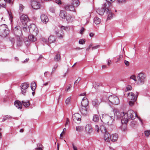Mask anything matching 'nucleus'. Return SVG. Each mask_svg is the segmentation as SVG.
Masks as SVG:
<instances>
[{"label":"nucleus","instance_id":"nucleus-1","mask_svg":"<svg viewBox=\"0 0 150 150\" xmlns=\"http://www.w3.org/2000/svg\"><path fill=\"white\" fill-rule=\"evenodd\" d=\"M114 115L116 116L117 118L121 119L122 124H127L129 119L128 118V115L127 112H123L120 113L117 110H115Z\"/></svg>","mask_w":150,"mask_h":150},{"label":"nucleus","instance_id":"nucleus-2","mask_svg":"<svg viewBox=\"0 0 150 150\" xmlns=\"http://www.w3.org/2000/svg\"><path fill=\"white\" fill-rule=\"evenodd\" d=\"M9 31L7 25H3L0 26V35L3 37H6L9 34Z\"/></svg>","mask_w":150,"mask_h":150},{"label":"nucleus","instance_id":"nucleus-3","mask_svg":"<svg viewBox=\"0 0 150 150\" xmlns=\"http://www.w3.org/2000/svg\"><path fill=\"white\" fill-rule=\"evenodd\" d=\"M108 100L112 104L117 105L120 103V100L118 98L115 96L111 95L108 98Z\"/></svg>","mask_w":150,"mask_h":150},{"label":"nucleus","instance_id":"nucleus-4","mask_svg":"<svg viewBox=\"0 0 150 150\" xmlns=\"http://www.w3.org/2000/svg\"><path fill=\"white\" fill-rule=\"evenodd\" d=\"M29 29L30 33L34 35H37L39 32L35 24H31L29 25Z\"/></svg>","mask_w":150,"mask_h":150},{"label":"nucleus","instance_id":"nucleus-5","mask_svg":"<svg viewBox=\"0 0 150 150\" xmlns=\"http://www.w3.org/2000/svg\"><path fill=\"white\" fill-rule=\"evenodd\" d=\"M102 119L105 122L107 123L109 125H111L114 120L113 116H110L103 114Z\"/></svg>","mask_w":150,"mask_h":150},{"label":"nucleus","instance_id":"nucleus-6","mask_svg":"<svg viewBox=\"0 0 150 150\" xmlns=\"http://www.w3.org/2000/svg\"><path fill=\"white\" fill-rule=\"evenodd\" d=\"M13 31L15 35L17 36H21L22 35L21 29L20 27L18 25L15 27L13 28Z\"/></svg>","mask_w":150,"mask_h":150},{"label":"nucleus","instance_id":"nucleus-7","mask_svg":"<svg viewBox=\"0 0 150 150\" xmlns=\"http://www.w3.org/2000/svg\"><path fill=\"white\" fill-rule=\"evenodd\" d=\"M137 77L139 83L141 84L144 83L146 78L145 75L144 74L140 73L138 74Z\"/></svg>","mask_w":150,"mask_h":150},{"label":"nucleus","instance_id":"nucleus-8","mask_svg":"<svg viewBox=\"0 0 150 150\" xmlns=\"http://www.w3.org/2000/svg\"><path fill=\"white\" fill-rule=\"evenodd\" d=\"M17 37V45L18 47H21L23 44L24 40L26 39V38L24 37H22V35L21 36Z\"/></svg>","mask_w":150,"mask_h":150},{"label":"nucleus","instance_id":"nucleus-9","mask_svg":"<svg viewBox=\"0 0 150 150\" xmlns=\"http://www.w3.org/2000/svg\"><path fill=\"white\" fill-rule=\"evenodd\" d=\"M127 112L129 119H134L136 117H137L136 113L132 110H128Z\"/></svg>","mask_w":150,"mask_h":150},{"label":"nucleus","instance_id":"nucleus-10","mask_svg":"<svg viewBox=\"0 0 150 150\" xmlns=\"http://www.w3.org/2000/svg\"><path fill=\"white\" fill-rule=\"evenodd\" d=\"M73 119L76 122L79 123L80 122L81 119V115L78 113H76L73 115Z\"/></svg>","mask_w":150,"mask_h":150},{"label":"nucleus","instance_id":"nucleus-11","mask_svg":"<svg viewBox=\"0 0 150 150\" xmlns=\"http://www.w3.org/2000/svg\"><path fill=\"white\" fill-rule=\"evenodd\" d=\"M20 21L25 26L29 21V19L27 15L23 14L21 16Z\"/></svg>","mask_w":150,"mask_h":150},{"label":"nucleus","instance_id":"nucleus-12","mask_svg":"<svg viewBox=\"0 0 150 150\" xmlns=\"http://www.w3.org/2000/svg\"><path fill=\"white\" fill-rule=\"evenodd\" d=\"M29 87V83H22L21 85L22 93L25 95L26 92V90Z\"/></svg>","mask_w":150,"mask_h":150},{"label":"nucleus","instance_id":"nucleus-13","mask_svg":"<svg viewBox=\"0 0 150 150\" xmlns=\"http://www.w3.org/2000/svg\"><path fill=\"white\" fill-rule=\"evenodd\" d=\"M62 29L65 30V27L63 26H61L60 30L58 31H55V33L57 36L60 38H62L64 35L63 31L62 30Z\"/></svg>","mask_w":150,"mask_h":150},{"label":"nucleus","instance_id":"nucleus-14","mask_svg":"<svg viewBox=\"0 0 150 150\" xmlns=\"http://www.w3.org/2000/svg\"><path fill=\"white\" fill-rule=\"evenodd\" d=\"M138 94L137 92H136L135 94H134L133 92H131L128 94L129 96V98L131 100H136Z\"/></svg>","mask_w":150,"mask_h":150},{"label":"nucleus","instance_id":"nucleus-15","mask_svg":"<svg viewBox=\"0 0 150 150\" xmlns=\"http://www.w3.org/2000/svg\"><path fill=\"white\" fill-rule=\"evenodd\" d=\"M32 7L35 9H38L40 8V3L35 1H32L31 3Z\"/></svg>","mask_w":150,"mask_h":150},{"label":"nucleus","instance_id":"nucleus-16","mask_svg":"<svg viewBox=\"0 0 150 150\" xmlns=\"http://www.w3.org/2000/svg\"><path fill=\"white\" fill-rule=\"evenodd\" d=\"M103 138L105 141L106 142H109L111 139V135L107 132L104 133Z\"/></svg>","mask_w":150,"mask_h":150},{"label":"nucleus","instance_id":"nucleus-17","mask_svg":"<svg viewBox=\"0 0 150 150\" xmlns=\"http://www.w3.org/2000/svg\"><path fill=\"white\" fill-rule=\"evenodd\" d=\"M11 0H0V7L3 8H6V3H10Z\"/></svg>","mask_w":150,"mask_h":150},{"label":"nucleus","instance_id":"nucleus-18","mask_svg":"<svg viewBox=\"0 0 150 150\" xmlns=\"http://www.w3.org/2000/svg\"><path fill=\"white\" fill-rule=\"evenodd\" d=\"M88 101L86 97H84L81 102V106L85 107H88Z\"/></svg>","mask_w":150,"mask_h":150},{"label":"nucleus","instance_id":"nucleus-19","mask_svg":"<svg viewBox=\"0 0 150 150\" xmlns=\"http://www.w3.org/2000/svg\"><path fill=\"white\" fill-rule=\"evenodd\" d=\"M89 107H86L81 106L80 110L81 113L83 114H86L87 112L88 111Z\"/></svg>","mask_w":150,"mask_h":150},{"label":"nucleus","instance_id":"nucleus-20","mask_svg":"<svg viewBox=\"0 0 150 150\" xmlns=\"http://www.w3.org/2000/svg\"><path fill=\"white\" fill-rule=\"evenodd\" d=\"M40 18L42 21L43 23H46L48 21V19L47 16L45 14H42L41 15Z\"/></svg>","mask_w":150,"mask_h":150},{"label":"nucleus","instance_id":"nucleus-21","mask_svg":"<svg viewBox=\"0 0 150 150\" xmlns=\"http://www.w3.org/2000/svg\"><path fill=\"white\" fill-rule=\"evenodd\" d=\"M111 5V3L109 1L106 2L103 4V7L105 10L106 11L109 10L108 8Z\"/></svg>","mask_w":150,"mask_h":150},{"label":"nucleus","instance_id":"nucleus-22","mask_svg":"<svg viewBox=\"0 0 150 150\" xmlns=\"http://www.w3.org/2000/svg\"><path fill=\"white\" fill-rule=\"evenodd\" d=\"M14 104L18 108L20 109H21L22 107V104L21 103L19 100L16 101L14 103Z\"/></svg>","mask_w":150,"mask_h":150},{"label":"nucleus","instance_id":"nucleus-23","mask_svg":"<svg viewBox=\"0 0 150 150\" xmlns=\"http://www.w3.org/2000/svg\"><path fill=\"white\" fill-rule=\"evenodd\" d=\"M85 130L86 132L88 133H91L93 131V129L91 125H87L85 127Z\"/></svg>","mask_w":150,"mask_h":150},{"label":"nucleus","instance_id":"nucleus-24","mask_svg":"<svg viewBox=\"0 0 150 150\" xmlns=\"http://www.w3.org/2000/svg\"><path fill=\"white\" fill-rule=\"evenodd\" d=\"M100 102L97 99H94L92 101L93 105L96 107H97L99 105Z\"/></svg>","mask_w":150,"mask_h":150},{"label":"nucleus","instance_id":"nucleus-25","mask_svg":"<svg viewBox=\"0 0 150 150\" xmlns=\"http://www.w3.org/2000/svg\"><path fill=\"white\" fill-rule=\"evenodd\" d=\"M105 11V8H98L96 10V12L100 15H103Z\"/></svg>","mask_w":150,"mask_h":150},{"label":"nucleus","instance_id":"nucleus-26","mask_svg":"<svg viewBox=\"0 0 150 150\" xmlns=\"http://www.w3.org/2000/svg\"><path fill=\"white\" fill-rule=\"evenodd\" d=\"M65 9L67 11H74L75 9L74 6L72 5H67L64 7Z\"/></svg>","mask_w":150,"mask_h":150},{"label":"nucleus","instance_id":"nucleus-27","mask_svg":"<svg viewBox=\"0 0 150 150\" xmlns=\"http://www.w3.org/2000/svg\"><path fill=\"white\" fill-rule=\"evenodd\" d=\"M48 42L50 43L54 42L56 40V39L54 36L51 35L48 39Z\"/></svg>","mask_w":150,"mask_h":150},{"label":"nucleus","instance_id":"nucleus-28","mask_svg":"<svg viewBox=\"0 0 150 150\" xmlns=\"http://www.w3.org/2000/svg\"><path fill=\"white\" fill-rule=\"evenodd\" d=\"M60 17L62 18H65L67 16V13L64 10H61L60 12Z\"/></svg>","mask_w":150,"mask_h":150},{"label":"nucleus","instance_id":"nucleus-29","mask_svg":"<svg viewBox=\"0 0 150 150\" xmlns=\"http://www.w3.org/2000/svg\"><path fill=\"white\" fill-rule=\"evenodd\" d=\"M118 138V135L117 134H112L111 135V140L112 142L116 141Z\"/></svg>","mask_w":150,"mask_h":150},{"label":"nucleus","instance_id":"nucleus-30","mask_svg":"<svg viewBox=\"0 0 150 150\" xmlns=\"http://www.w3.org/2000/svg\"><path fill=\"white\" fill-rule=\"evenodd\" d=\"M54 60L56 62H59L61 61V57L60 54L59 52L55 55L54 58Z\"/></svg>","mask_w":150,"mask_h":150},{"label":"nucleus","instance_id":"nucleus-31","mask_svg":"<svg viewBox=\"0 0 150 150\" xmlns=\"http://www.w3.org/2000/svg\"><path fill=\"white\" fill-rule=\"evenodd\" d=\"M79 4V2L78 0H72V5L74 7H77Z\"/></svg>","mask_w":150,"mask_h":150},{"label":"nucleus","instance_id":"nucleus-32","mask_svg":"<svg viewBox=\"0 0 150 150\" xmlns=\"http://www.w3.org/2000/svg\"><path fill=\"white\" fill-rule=\"evenodd\" d=\"M21 103L25 107H28L30 105L29 100H22L21 101Z\"/></svg>","mask_w":150,"mask_h":150},{"label":"nucleus","instance_id":"nucleus-33","mask_svg":"<svg viewBox=\"0 0 150 150\" xmlns=\"http://www.w3.org/2000/svg\"><path fill=\"white\" fill-rule=\"evenodd\" d=\"M36 35H34L32 34V35H30L28 36V39L29 40L32 42H35L36 41V38L35 37V36Z\"/></svg>","mask_w":150,"mask_h":150},{"label":"nucleus","instance_id":"nucleus-34","mask_svg":"<svg viewBox=\"0 0 150 150\" xmlns=\"http://www.w3.org/2000/svg\"><path fill=\"white\" fill-rule=\"evenodd\" d=\"M66 17L67 20L69 22H72L74 18V17H73L70 15H68Z\"/></svg>","mask_w":150,"mask_h":150},{"label":"nucleus","instance_id":"nucleus-35","mask_svg":"<svg viewBox=\"0 0 150 150\" xmlns=\"http://www.w3.org/2000/svg\"><path fill=\"white\" fill-rule=\"evenodd\" d=\"M100 130L101 132L103 134L107 132L106 127L103 125L100 126Z\"/></svg>","mask_w":150,"mask_h":150},{"label":"nucleus","instance_id":"nucleus-36","mask_svg":"<svg viewBox=\"0 0 150 150\" xmlns=\"http://www.w3.org/2000/svg\"><path fill=\"white\" fill-rule=\"evenodd\" d=\"M106 12H107V14L108 16V19H111L113 17V16H114V15L112 13L111 11L110 10H109V11H108Z\"/></svg>","mask_w":150,"mask_h":150},{"label":"nucleus","instance_id":"nucleus-37","mask_svg":"<svg viewBox=\"0 0 150 150\" xmlns=\"http://www.w3.org/2000/svg\"><path fill=\"white\" fill-rule=\"evenodd\" d=\"M94 22V23L96 24H99L101 22V20L97 17H95L93 19Z\"/></svg>","mask_w":150,"mask_h":150},{"label":"nucleus","instance_id":"nucleus-38","mask_svg":"<svg viewBox=\"0 0 150 150\" xmlns=\"http://www.w3.org/2000/svg\"><path fill=\"white\" fill-rule=\"evenodd\" d=\"M36 85L35 82H33L31 84L30 87L33 91H34L36 88Z\"/></svg>","mask_w":150,"mask_h":150},{"label":"nucleus","instance_id":"nucleus-39","mask_svg":"<svg viewBox=\"0 0 150 150\" xmlns=\"http://www.w3.org/2000/svg\"><path fill=\"white\" fill-rule=\"evenodd\" d=\"M12 118V117L9 115H5L3 117L2 122H4L7 119H11Z\"/></svg>","mask_w":150,"mask_h":150},{"label":"nucleus","instance_id":"nucleus-40","mask_svg":"<svg viewBox=\"0 0 150 150\" xmlns=\"http://www.w3.org/2000/svg\"><path fill=\"white\" fill-rule=\"evenodd\" d=\"M83 129V127L82 126H79L76 127V130L78 132L82 131Z\"/></svg>","mask_w":150,"mask_h":150},{"label":"nucleus","instance_id":"nucleus-41","mask_svg":"<svg viewBox=\"0 0 150 150\" xmlns=\"http://www.w3.org/2000/svg\"><path fill=\"white\" fill-rule=\"evenodd\" d=\"M122 125L120 126V127L122 130L125 132L126 130L127 126L126 124H122Z\"/></svg>","mask_w":150,"mask_h":150},{"label":"nucleus","instance_id":"nucleus-42","mask_svg":"<svg viewBox=\"0 0 150 150\" xmlns=\"http://www.w3.org/2000/svg\"><path fill=\"white\" fill-rule=\"evenodd\" d=\"M94 129L97 132H99L100 131V128H99V125L96 124L94 127Z\"/></svg>","mask_w":150,"mask_h":150},{"label":"nucleus","instance_id":"nucleus-43","mask_svg":"<svg viewBox=\"0 0 150 150\" xmlns=\"http://www.w3.org/2000/svg\"><path fill=\"white\" fill-rule=\"evenodd\" d=\"M99 116L97 115H95L93 116V120L94 122H97L99 120Z\"/></svg>","mask_w":150,"mask_h":150},{"label":"nucleus","instance_id":"nucleus-44","mask_svg":"<svg viewBox=\"0 0 150 150\" xmlns=\"http://www.w3.org/2000/svg\"><path fill=\"white\" fill-rule=\"evenodd\" d=\"M38 146H39L38 148H37L35 149V150H43L42 148V145L40 144H38Z\"/></svg>","mask_w":150,"mask_h":150},{"label":"nucleus","instance_id":"nucleus-45","mask_svg":"<svg viewBox=\"0 0 150 150\" xmlns=\"http://www.w3.org/2000/svg\"><path fill=\"white\" fill-rule=\"evenodd\" d=\"M71 99V97H69L65 101V103L67 104H69L70 103V101Z\"/></svg>","mask_w":150,"mask_h":150},{"label":"nucleus","instance_id":"nucleus-46","mask_svg":"<svg viewBox=\"0 0 150 150\" xmlns=\"http://www.w3.org/2000/svg\"><path fill=\"white\" fill-rule=\"evenodd\" d=\"M19 12H21L23 11V9L24 8V6L23 5L21 4H19Z\"/></svg>","mask_w":150,"mask_h":150},{"label":"nucleus","instance_id":"nucleus-47","mask_svg":"<svg viewBox=\"0 0 150 150\" xmlns=\"http://www.w3.org/2000/svg\"><path fill=\"white\" fill-rule=\"evenodd\" d=\"M26 39L24 40V42L25 43V45H26V46H28L30 45V42L29 41H28L27 40V38H26Z\"/></svg>","mask_w":150,"mask_h":150},{"label":"nucleus","instance_id":"nucleus-48","mask_svg":"<svg viewBox=\"0 0 150 150\" xmlns=\"http://www.w3.org/2000/svg\"><path fill=\"white\" fill-rule=\"evenodd\" d=\"M101 86V83H96L95 85V88L96 89H97L98 87H99L100 86Z\"/></svg>","mask_w":150,"mask_h":150},{"label":"nucleus","instance_id":"nucleus-49","mask_svg":"<svg viewBox=\"0 0 150 150\" xmlns=\"http://www.w3.org/2000/svg\"><path fill=\"white\" fill-rule=\"evenodd\" d=\"M86 42V40L84 39H80L79 41V43L81 44H84Z\"/></svg>","mask_w":150,"mask_h":150},{"label":"nucleus","instance_id":"nucleus-50","mask_svg":"<svg viewBox=\"0 0 150 150\" xmlns=\"http://www.w3.org/2000/svg\"><path fill=\"white\" fill-rule=\"evenodd\" d=\"M9 40L12 45H13L15 43V39L13 37H11L9 38Z\"/></svg>","mask_w":150,"mask_h":150},{"label":"nucleus","instance_id":"nucleus-51","mask_svg":"<svg viewBox=\"0 0 150 150\" xmlns=\"http://www.w3.org/2000/svg\"><path fill=\"white\" fill-rule=\"evenodd\" d=\"M144 133L145 135L148 137L150 134V130H148L144 132Z\"/></svg>","mask_w":150,"mask_h":150},{"label":"nucleus","instance_id":"nucleus-52","mask_svg":"<svg viewBox=\"0 0 150 150\" xmlns=\"http://www.w3.org/2000/svg\"><path fill=\"white\" fill-rule=\"evenodd\" d=\"M58 67V65L57 64H55L52 68V71L51 73V74H52L53 72H54L55 69L57 68Z\"/></svg>","mask_w":150,"mask_h":150},{"label":"nucleus","instance_id":"nucleus-53","mask_svg":"<svg viewBox=\"0 0 150 150\" xmlns=\"http://www.w3.org/2000/svg\"><path fill=\"white\" fill-rule=\"evenodd\" d=\"M71 85L69 84L68 86H67L66 87V88L65 89V91L66 92H68L70 90L71 88Z\"/></svg>","mask_w":150,"mask_h":150},{"label":"nucleus","instance_id":"nucleus-54","mask_svg":"<svg viewBox=\"0 0 150 150\" xmlns=\"http://www.w3.org/2000/svg\"><path fill=\"white\" fill-rule=\"evenodd\" d=\"M132 89V86L130 85H128L126 87L125 91H127L129 90H130Z\"/></svg>","mask_w":150,"mask_h":150},{"label":"nucleus","instance_id":"nucleus-55","mask_svg":"<svg viewBox=\"0 0 150 150\" xmlns=\"http://www.w3.org/2000/svg\"><path fill=\"white\" fill-rule=\"evenodd\" d=\"M117 2L118 4H121L122 3H125L126 2V0H117Z\"/></svg>","mask_w":150,"mask_h":150},{"label":"nucleus","instance_id":"nucleus-56","mask_svg":"<svg viewBox=\"0 0 150 150\" xmlns=\"http://www.w3.org/2000/svg\"><path fill=\"white\" fill-rule=\"evenodd\" d=\"M50 11L53 13H54L55 12V8L54 7H51L50 8Z\"/></svg>","mask_w":150,"mask_h":150},{"label":"nucleus","instance_id":"nucleus-57","mask_svg":"<svg viewBox=\"0 0 150 150\" xmlns=\"http://www.w3.org/2000/svg\"><path fill=\"white\" fill-rule=\"evenodd\" d=\"M136 100H130L129 102V105L130 106H132L134 105V102Z\"/></svg>","mask_w":150,"mask_h":150},{"label":"nucleus","instance_id":"nucleus-58","mask_svg":"<svg viewBox=\"0 0 150 150\" xmlns=\"http://www.w3.org/2000/svg\"><path fill=\"white\" fill-rule=\"evenodd\" d=\"M123 57V56L122 55H120L119 58L117 59V61L116 62H118L120 61V60Z\"/></svg>","mask_w":150,"mask_h":150},{"label":"nucleus","instance_id":"nucleus-59","mask_svg":"<svg viewBox=\"0 0 150 150\" xmlns=\"http://www.w3.org/2000/svg\"><path fill=\"white\" fill-rule=\"evenodd\" d=\"M130 78L131 79H132L134 80L135 81H137V79L136 78V76L134 75H132L131 77Z\"/></svg>","mask_w":150,"mask_h":150},{"label":"nucleus","instance_id":"nucleus-60","mask_svg":"<svg viewBox=\"0 0 150 150\" xmlns=\"http://www.w3.org/2000/svg\"><path fill=\"white\" fill-rule=\"evenodd\" d=\"M124 62L126 66L127 67L129 66V62L128 61L126 60H125L124 61Z\"/></svg>","mask_w":150,"mask_h":150},{"label":"nucleus","instance_id":"nucleus-61","mask_svg":"<svg viewBox=\"0 0 150 150\" xmlns=\"http://www.w3.org/2000/svg\"><path fill=\"white\" fill-rule=\"evenodd\" d=\"M56 3L58 4H61L62 3V1L60 0H55V1Z\"/></svg>","mask_w":150,"mask_h":150},{"label":"nucleus","instance_id":"nucleus-62","mask_svg":"<svg viewBox=\"0 0 150 150\" xmlns=\"http://www.w3.org/2000/svg\"><path fill=\"white\" fill-rule=\"evenodd\" d=\"M84 30L85 29L83 28H81L80 31V33L81 34H82L83 33V32H84Z\"/></svg>","mask_w":150,"mask_h":150},{"label":"nucleus","instance_id":"nucleus-63","mask_svg":"<svg viewBox=\"0 0 150 150\" xmlns=\"http://www.w3.org/2000/svg\"><path fill=\"white\" fill-rule=\"evenodd\" d=\"M99 47L100 45H96L95 46L93 47H92V50H93L99 48Z\"/></svg>","mask_w":150,"mask_h":150},{"label":"nucleus","instance_id":"nucleus-64","mask_svg":"<svg viewBox=\"0 0 150 150\" xmlns=\"http://www.w3.org/2000/svg\"><path fill=\"white\" fill-rule=\"evenodd\" d=\"M81 78L80 77H79L75 81L74 84L79 83L81 80Z\"/></svg>","mask_w":150,"mask_h":150}]
</instances>
